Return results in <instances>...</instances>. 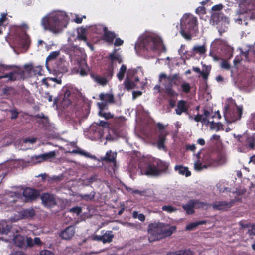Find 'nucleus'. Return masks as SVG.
I'll return each mask as SVG.
<instances>
[{"label":"nucleus","instance_id":"27","mask_svg":"<svg viewBox=\"0 0 255 255\" xmlns=\"http://www.w3.org/2000/svg\"><path fill=\"white\" fill-rule=\"evenodd\" d=\"M246 146L250 149H254L255 148V133L247 138Z\"/></svg>","mask_w":255,"mask_h":255},{"label":"nucleus","instance_id":"15","mask_svg":"<svg viewBox=\"0 0 255 255\" xmlns=\"http://www.w3.org/2000/svg\"><path fill=\"white\" fill-rule=\"evenodd\" d=\"M75 233V228L74 226H69L60 234V236L63 239L69 240Z\"/></svg>","mask_w":255,"mask_h":255},{"label":"nucleus","instance_id":"61","mask_svg":"<svg viewBox=\"0 0 255 255\" xmlns=\"http://www.w3.org/2000/svg\"><path fill=\"white\" fill-rule=\"evenodd\" d=\"M25 243H26L25 246L26 247H32L34 246L33 241L31 237H27Z\"/></svg>","mask_w":255,"mask_h":255},{"label":"nucleus","instance_id":"32","mask_svg":"<svg viewBox=\"0 0 255 255\" xmlns=\"http://www.w3.org/2000/svg\"><path fill=\"white\" fill-rule=\"evenodd\" d=\"M166 255H192V252L187 250H180L168 253Z\"/></svg>","mask_w":255,"mask_h":255},{"label":"nucleus","instance_id":"14","mask_svg":"<svg viewBox=\"0 0 255 255\" xmlns=\"http://www.w3.org/2000/svg\"><path fill=\"white\" fill-rule=\"evenodd\" d=\"M203 69L202 71H201L199 67H193L192 68L193 71L194 72L199 73L203 79L205 81H207L208 79V76L210 74L211 70V66H206V65H203Z\"/></svg>","mask_w":255,"mask_h":255},{"label":"nucleus","instance_id":"4","mask_svg":"<svg viewBox=\"0 0 255 255\" xmlns=\"http://www.w3.org/2000/svg\"><path fill=\"white\" fill-rule=\"evenodd\" d=\"M162 45L161 39L152 36H147L143 38L140 46L143 50L155 51Z\"/></svg>","mask_w":255,"mask_h":255},{"label":"nucleus","instance_id":"3","mask_svg":"<svg viewBox=\"0 0 255 255\" xmlns=\"http://www.w3.org/2000/svg\"><path fill=\"white\" fill-rule=\"evenodd\" d=\"M164 79L166 83L164 84L165 93L170 97H174L177 95L176 92L173 89V85L179 86L181 84V80L177 74L171 76H167L165 73H161L159 75V81Z\"/></svg>","mask_w":255,"mask_h":255},{"label":"nucleus","instance_id":"10","mask_svg":"<svg viewBox=\"0 0 255 255\" xmlns=\"http://www.w3.org/2000/svg\"><path fill=\"white\" fill-rule=\"evenodd\" d=\"M141 172L147 176H158L160 175V170L157 168L156 163L149 162L145 169H141Z\"/></svg>","mask_w":255,"mask_h":255},{"label":"nucleus","instance_id":"50","mask_svg":"<svg viewBox=\"0 0 255 255\" xmlns=\"http://www.w3.org/2000/svg\"><path fill=\"white\" fill-rule=\"evenodd\" d=\"M42 68L41 66H34L33 69V73L34 75H42Z\"/></svg>","mask_w":255,"mask_h":255},{"label":"nucleus","instance_id":"38","mask_svg":"<svg viewBox=\"0 0 255 255\" xmlns=\"http://www.w3.org/2000/svg\"><path fill=\"white\" fill-rule=\"evenodd\" d=\"M74 48L77 49V45H74L73 44H70L68 45H66L64 47V51L67 54L69 55L70 57L73 56V49Z\"/></svg>","mask_w":255,"mask_h":255},{"label":"nucleus","instance_id":"34","mask_svg":"<svg viewBox=\"0 0 255 255\" xmlns=\"http://www.w3.org/2000/svg\"><path fill=\"white\" fill-rule=\"evenodd\" d=\"M223 18V14L220 12L215 13L212 15V20L217 24H218L221 22L222 23Z\"/></svg>","mask_w":255,"mask_h":255},{"label":"nucleus","instance_id":"41","mask_svg":"<svg viewBox=\"0 0 255 255\" xmlns=\"http://www.w3.org/2000/svg\"><path fill=\"white\" fill-rule=\"evenodd\" d=\"M157 168L160 170V175L162 172H165L167 170L168 166L165 163L162 162L161 160H158L156 162Z\"/></svg>","mask_w":255,"mask_h":255},{"label":"nucleus","instance_id":"46","mask_svg":"<svg viewBox=\"0 0 255 255\" xmlns=\"http://www.w3.org/2000/svg\"><path fill=\"white\" fill-rule=\"evenodd\" d=\"M132 217L134 219L138 218L139 220L141 222H144L145 220V216L142 213H138V211H134L132 213Z\"/></svg>","mask_w":255,"mask_h":255},{"label":"nucleus","instance_id":"56","mask_svg":"<svg viewBox=\"0 0 255 255\" xmlns=\"http://www.w3.org/2000/svg\"><path fill=\"white\" fill-rule=\"evenodd\" d=\"M69 212L75 213L77 215H79L82 212V208L79 206H75L70 208Z\"/></svg>","mask_w":255,"mask_h":255},{"label":"nucleus","instance_id":"43","mask_svg":"<svg viewBox=\"0 0 255 255\" xmlns=\"http://www.w3.org/2000/svg\"><path fill=\"white\" fill-rule=\"evenodd\" d=\"M10 230V227L6 223H0V233L7 234Z\"/></svg>","mask_w":255,"mask_h":255},{"label":"nucleus","instance_id":"52","mask_svg":"<svg viewBox=\"0 0 255 255\" xmlns=\"http://www.w3.org/2000/svg\"><path fill=\"white\" fill-rule=\"evenodd\" d=\"M106 77L111 79L113 75V66L110 65L106 71Z\"/></svg>","mask_w":255,"mask_h":255},{"label":"nucleus","instance_id":"12","mask_svg":"<svg viewBox=\"0 0 255 255\" xmlns=\"http://www.w3.org/2000/svg\"><path fill=\"white\" fill-rule=\"evenodd\" d=\"M22 195L25 197V201L29 202L35 200L39 196V193L36 189L26 187L24 189Z\"/></svg>","mask_w":255,"mask_h":255},{"label":"nucleus","instance_id":"36","mask_svg":"<svg viewBox=\"0 0 255 255\" xmlns=\"http://www.w3.org/2000/svg\"><path fill=\"white\" fill-rule=\"evenodd\" d=\"M192 200L194 203V207L196 208H204L205 206L209 205L207 203L201 202L198 199H192Z\"/></svg>","mask_w":255,"mask_h":255},{"label":"nucleus","instance_id":"16","mask_svg":"<svg viewBox=\"0 0 255 255\" xmlns=\"http://www.w3.org/2000/svg\"><path fill=\"white\" fill-rule=\"evenodd\" d=\"M103 40L110 44H112L116 37V33L113 31H109L106 27L103 28Z\"/></svg>","mask_w":255,"mask_h":255},{"label":"nucleus","instance_id":"11","mask_svg":"<svg viewBox=\"0 0 255 255\" xmlns=\"http://www.w3.org/2000/svg\"><path fill=\"white\" fill-rule=\"evenodd\" d=\"M203 161L207 165H202L200 162H196L194 164L195 169L197 171H201L203 168H207L208 166H214L216 163L215 160L213 159L209 154L205 155L203 158Z\"/></svg>","mask_w":255,"mask_h":255},{"label":"nucleus","instance_id":"64","mask_svg":"<svg viewBox=\"0 0 255 255\" xmlns=\"http://www.w3.org/2000/svg\"><path fill=\"white\" fill-rule=\"evenodd\" d=\"M221 67L226 70H229L230 68V64L228 61L225 60H223L221 63Z\"/></svg>","mask_w":255,"mask_h":255},{"label":"nucleus","instance_id":"21","mask_svg":"<svg viewBox=\"0 0 255 255\" xmlns=\"http://www.w3.org/2000/svg\"><path fill=\"white\" fill-rule=\"evenodd\" d=\"M20 211L23 219L32 218L35 215V210L32 208L24 209Z\"/></svg>","mask_w":255,"mask_h":255},{"label":"nucleus","instance_id":"45","mask_svg":"<svg viewBox=\"0 0 255 255\" xmlns=\"http://www.w3.org/2000/svg\"><path fill=\"white\" fill-rule=\"evenodd\" d=\"M191 87L190 84L187 82L181 84V90L184 93L187 94L190 92Z\"/></svg>","mask_w":255,"mask_h":255},{"label":"nucleus","instance_id":"55","mask_svg":"<svg viewBox=\"0 0 255 255\" xmlns=\"http://www.w3.org/2000/svg\"><path fill=\"white\" fill-rule=\"evenodd\" d=\"M9 112L11 114L10 117L11 119L14 120L18 118L19 112L17 111V110L16 108L10 109Z\"/></svg>","mask_w":255,"mask_h":255},{"label":"nucleus","instance_id":"48","mask_svg":"<svg viewBox=\"0 0 255 255\" xmlns=\"http://www.w3.org/2000/svg\"><path fill=\"white\" fill-rule=\"evenodd\" d=\"M17 72H10L8 74H6L4 75L0 76V79H2L3 78H8L9 80L11 81H15L16 80V77L15 76V73H17Z\"/></svg>","mask_w":255,"mask_h":255},{"label":"nucleus","instance_id":"58","mask_svg":"<svg viewBox=\"0 0 255 255\" xmlns=\"http://www.w3.org/2000/svg\"><path fill=\"white\" fill-rule=\"evenodd\" d=\"M13 67L12 66L4 64H0V72L3 73L4 71L9 70Z\"/></svg>","mask_w":255,"mask_h":255},{"label":"nucleus","instance_id":"44","mask_svg":"<svg viewBox=\"0 0 255 255\" xmlns=\"http://www.w3.org/2000/svg\"><path fill=\"white\" fill-rule=\"evenodd\" d=\"M59 55V52L58 51H53L50 53V54L47 56L46 60V65L47 67H48V62L50 60H53L56 59L58 55ZM48 69V68H47Z\"/></svg>","mask_w":255,"mask_h":255},{"label":"nucleus","instance_id":"51","mask_svg":"<svg viewBox=\"0 0 255 255\" xmlns=\"http://www.w3.org/2000/svg\"><path fill=\"white\" fill-rule=\"evenodd\" d=\"M162 209L163 211H166L170 213L175 212L177 210L176 208L170 205L163 206Z\"/></svg>","mask_w":255,"mask_h":255},{"label":"nucleus","instance_id":"25","mask_svg":"<svg viewBox=\"0 0 255 255\" xmlns=\"http://www.w3.org/2000/svg\"><path fill=\"white\" fill-rule=\"evenodd\" d=\"M99 97L100 99L104 101V102H108L110 103L114 102V97L113 94L101 93L100 94Z\"/></svg>","mask_w":255,"mask_h":255},{"label":"nucleus","instance_id":"9","mask_svg":"<svg viewBox=\"0 0 255 255\" xmlns=\"http://www.w3.org/2000/svg\"><path fill=\"white\" fill-rule=\"evenodd\" d=\"M42 204L47 208L54 207L57 205L56 196L51 193H43L40 196Z\"/></svg>","mask_w":255,"mask_h":255},{"label":"nucleus","instance_id":"39","mask_svg":"<svg viewBox=\"0 0 255 255\" xmlns=\"http://www.w3.org/2000/svg\"><path fill=\"white\" fill-rule=\"evenodd\" d=\"M196 32H190L187 30L181 29L180 30L181 35L186 40H190L192 39V34L195 33Z\"/></svg>","mask_w":255,"mask_h":255},{"label":"nucleus","instance_id":"31","mask_svg":"<svg viewBox=\"0 0 255 255\" xmlns=\"http://www.w3.org/2000/svg\"><path fill=\"white\" fill-rule=\"evenodd\" d=\"M103 243H110L112 241L114 238V235L112 234V231H107L103 235Z\"/></svg>","mask_w":255,"mask_h":255},{"label":"nucleus","instance_id":"30","mask_svg":"<svg viewBox=\"0 0 255 255\" xmlns=\"http://www.w3.org/2000/svg\"><path fill=\"white\" fill-rule=\"evenodd\" d=\"M207 51L206 48L204 45L195 46L192 48V51L194 54H199L200 55L204 54Z\"/></svg>","mask_w":255,"mask_h":255},{"label":"nucleus","instance_id":"26","mask_svg":"<svg viewBox=\"0 0 255 255\" xmlns=\"http://www.w3.org/2000/svg\"><path fill=\"white\" fill-rule=\"evenodd\" d=\"M207 223L206 220L198 221L195 222L189 223L186 226V230L192 231L196 228L197 226L200 225L206 224Z\"/></svg>","mask_w":255,"mask_h":255},{"label":"nucleus","instance_id":"8","mask_svg":"<svg viewBox=\"0 0 255 255\" xmlns=\"http://www.w3.org/2000/svg\"><path fill=\"white\" fill-rule=\"evenodd\" d=\"M21 197V194L18 192L11 193L4 197L3 199V204H5L6 206L11 207L12 209L15 210L16 208V203Z\"/></svg>","mask_w":255,"mask_h":255},{"label":"nucleus","instance_id":"60","mask_svg":"<svg viewBox=\"0 0 255 255\" xmlns=\"http://www.w3.org/2000/svg\"><path fill=\"white\" fill-rule=\"evenodd\" d=\"M73 153H78V154H79L81 155H83V156H84L85 157H90V154L88 152H86L84 151H83V150H74L73 151H72Z\"/></svg>","mask_w":255,"mask_h":255},{"label":"nucleus","instance_id":"63","mask_svg":"<svg viewBox=\"0 0 255 255\" xmlns=\"http://www.w3.org/2000/svg\"><path fill=\"white\" fill-rule=\"evenodd\" d=\"M30 43V40L29 37H25L23 39V46L24 48L28 47Z\"/></svg>","mask_w":255,"mask_h":255},{"label":"nucleus","instance_id":"37","mask_svg":"<svg viewBox=\"0 0 255 255\" xmlns=\"http://www.w3.org/2000/svg\"><path fill=\"white\" fill-rule=\"evenodd\" d=\"M126 71V66L124 64H123L120 67L119 71L117 75V78L119 79V80L122 81L123 79Z\"/></svg>","mask_w":255,"mask_h":255},{"label":"nucleus","instance_id":"13","mask_svg":"<svg viewBox=\"0 0 255 255\" xmlns=\"http://www.w3.org/2000/svg\"><path fill=\"white\" fill-rule=\"evenodd\" d=\"M235 203V201L234 200H232L230 202L221 201L213 203L212 206L215 210H227L232 207Z\"/></svg>","mask_w":255,"mask_h":255},{"label":"nucleus","instance_id":"29","mask_svg":"<svg viewBox=\"0 0 255 255\" xmlns=\"http://www.w3.org/2000/svg\"><path fill=\"white\" fill-rule=\"evenodd\" d=\"M124 84L125 85V88L127 91H129L133 89L136 86V84L128 77H127L125 80Z\"/></svg>","mask_w":255,"mask_h":255},{"label":"nucleus","instance_id":"2","mask_svg":"<svg viewBox=\"0 0 255 255\" xmlns=\"http://www.w3.org/2000/svg\"><path fill=\"white\" fill-rule=\"evenodd\" d=\"M224 117L228 124H231L241 119L243 112L242 105H237L235 100H228L225 107Z\"/></svg>","mask_w":255,"mask_h":255},{"label":"nucleus","instance_id":"6","mask_svg":"<svg viewBox=\"0 0 255 255\" xmlns=\"http://www.w3.org/2000/svg\"><path fill=\"white\" fill-rule=\"evenodd\" d=\"M163 223H152L148 225V232L150 234L149 240L150 242L162 239Z\"/></svg>","mask_w":255,"mask_h":255},{"label":"nucleus","instance_id":"47","mask_svg":"<svg viewBox=\"0 0 255 255\" xmlns=\"http://www.w3.org/2000/svg\"><path fill=\"white\" fill-rule=\"evenodd\" d=\"M189 118L190 119H194V121L199 122H201L202 123H205V118H203V115H200V114H197L195 117L193 118L192 116L189 115Z\"/></svg>","mask_w":255,"mask_h":255},{"label":"nucleus","instance_id":"22","mask_svg":"<svg viewBox=\"0 0 255 255\" xmlns=\"http://www.w3.org/2000/svg\"><path fill=\"white\" fill-rule=\"evenodd\" d=\"M176 171L182 175H185L186 177H189L191 175V172L188 170L187 167H184L182 165H176L174 167Z\"/></svg>","mask_w":255,"mask_h":255},{"label":"nucleus","instance_id":"19","mask_svg":"<svg viewBox=\"0 0 255 255\" xmlns=\"http://www.w3.org/2000/svg\"><path fill=\"white\" fill-rule=\"evenodd\" d=\"M176 227L175 226H169L168 224L163 223L162 239L170 237L173 232L176 231Z\"/></svg>","mask_w":255,"mask_h":255},{"label":"nucleus","instance_id":"42","mask_svg":"<svg viewBox=\"0 0 255 255\" xmlns=\"http://www.w3.org/2000/svg\"><path fill=\"white\" fill-rule=\"evenodd\" d=\"M223 125L220 122L215 123L213 121L210 123V128L212 129H215L216 131H218L220 130H223Z\"/></svg>","mask_w":255,"mask_h":255},{"label":"nucleus","instance_id":"54","mask_svg":"<svg viewBox=\"0 0 255 255\" xmlns=\"http://www.w3.org/2000/svg\"><path fill=\"white\" fill-rule=\"evenodd\" d=\"M99 115L105 118L106 119H110L113 118V116L110 112H104L101 111H99Z\"/></svg>","mask_w":255,"mask_h":255},{"label":"nucleus","instance_id":"59","mask_svg":"<svg viewBox=\"0 0 255 255\" xmlns=\"http://www.w3.org/2000/svg\"><path fill=\"white\" fill-rule=\"evenodd\" d=\"M39 157H40V155L32 156L31 158V161L35 164L42 162L43 161Z\"/></svg>","mask_w":255,"mask_h":255},{"label":"nucleus","instance_id":"35","mask_svg":"<svg viewBox=\"0 0 255 255\" xmlns=\"http://www.w3.org/2000/svg\"><path fill=\"white\" fill-rule=\"evenodd\" d=\"M95 192L94 191L91 192L89 194H80L79 195V197H80L82 199L85 200L86 201H92L95 197Z\"/></svg>","mask_w":255,"mask_h":255},{"label":"nucleus","instance_id":"7","mask_svg":"<svg viewBox=\"0 0 255 255\" xmlns=\"http://www.w3.org/2000/svg\"><path fill=\"white\" fill-rule=\"evenodd\" d=\"M239 4L237 13L241 15L248 14L255 8V5L250 0H235Z\"/></svg>","mask_w":255,"mask_h":255},{"label":"nucleus","instance_id":"49","mask_svg":"<svg viewBox=\"0 0 255 255\" xmlns=\"http://www.w3.org/2000/svg\"><path fill=\"white\" fill-rule=\"evenodd\" d=\"M95 81L101 85H105L108 83V80L106 77H102L100 76H96L95 78Z\"/></svg>","mask_w":255,"mask_h":255},{"label":"nucleus","instance_id":"17","mask_svg":"<svg viewBox=\"0 0 255 255\" xmlns=\"http://www.w3.org/2000/svg\"><path fill=\"white\" fill-rule=\"evenodd\" d=\"M187 102L183 100L178 101L177 108L175 110L176 114L181 115L183 113H188V107L186 106Z\"/></svg>","mask_w":255,"mask_h":255},{"label":"nucleus","instance_id":"57","mask_svg":"<svg viewBox=\"0 0 255 255\" xmlns=\"http://www.w3.org/2000/svg\"><path fill=\"white\" fill-rule=\"evenodd\" d=\"M46 159L47 160L52 159L56 156V152L55 151H50L47 153H44Z\"/></svg>","mask_w":255,"mask_h":255},{"label":"nucleus","instance_id":"33","mask_svg":"<svg viewBox=\"0 0 255 255\" xmlns=\"http://www.w3.org/2000/svg\"><path fill=\"white\" fill-rule=\"evenodd\" d=\"M242 55L245 57L246 60L250 61L252 57H255V50L250 48L248 50L243 52Z\"/></svg>","mask_w":255,"mask_h":255},{"label":"nucleus","instance_id":"1","mask_svg":"<svg viewBox=\"0 0 255 255\" xmlns=\"http://www.w3.org/2000/svg\"><path fill=\"white\" fill-rule=\"evenodd\" d=\"M69 20V18L65 12L57 11L43 17L41 25L44 30L58 34L62 32L64 28L66 27Z\"/></svg>","mask_w":255,"mask_h":255},{"label":"nucleus","instance_id":"53","mask_svg":"<svg viewBox=\"0 0 255 255\" xmlns=\"http://www.w3.org/2000/svg\"><path fill=\"white\" fill-rule=\"evenodd\" d=\"M22 219H23V218L21 216V211L17 212L11 217V220L12 222H16Z\"/></svg>","mask_w":255,"mask_h":255},{"label":"nucleus","instance_id":"5","mask_svg":"<svg viewBox=\"0 0 255 255\" xmlns=\"http://www.w3.org/2000/svg\"><path fill=\"white\" fill-rule=\"evenodd\" d=\"M181 29L190 32H196L198 30V21L196 17L190 14H185L180 20Z\"/></svg>","mask_w":255,"mask_h":255},{"label":"nucleus","instance_id":"20","mask_svg":"<svg viewBox=\"0 0 255 255\" xmlns=\"http://www.w3.org/2000/svg\"><path fill=\"white\" fill-rule=\"evenodd\" d=\"M14 245L19 248H23L25 246V239L24 236L21 235H16L13 237Z\"/></svg>","mask_w":255,"mask_h":255},{"label":"nucleus","instance_id":"23","mask_svg":"<svg viewBox=\"0 0 255 255\" xmlns=\"http://www.w3.org/2000/svg\"><path fill=\"white\" fill-rule=\"evenodd\" d=\"M79 63V72L80 74L82 76H86L87 75V70L88 69L87 64L85 60H81L78 61Z\"/></svg>","mask_w":255,"mask_h":255},{"label":"nucleus","instance_id":"40","mask_svg":"<svg viewBox=\"0 0 255 255\" xmlns=\"http://www.w3.org/2000/svg\"><path fill=\"white\" fill-rule=\"evenodd\" d=\"M117 50L115 49L113 52L110 53L108 56V59L111 61V65L113 66L114 62L118 60L120 55L116 54Z\"/></svg>","mask_w":255,"mask_h":255},{"label":"nucleus","instance_id":"28","mask_svg":"<svg viewBox=\"0 0 255 255\" xmlns=\"http://www.w3.org/2000/svg\"><path fill=\"white\" fill-rule=\"evenodd\" d=\"M166 139V135L161 134L158 137V140L157 142V146L159 149H164L165 148V142Z\"/></svg>","mask_w":255,"mask_h":255},{"label":"nucleus","instance_id":"24","mask_svg":"<svg viewBox=\"0 0 255 255\" xmlns=\"http://www.w3.org/2000/svg\"><path fill=\"white\" fill-rule=\"evenodd\" d=\"M182 207L188 215H192L195 213L194 203L192 200H190L186 204H183Z\"/></svg>","mask_w":255,"mask_h":255},{"label":"nucleus","instance_id":"18","mask_svg":"<svg viewBox=\"0 0 255 255\" xmlns=\"http://www.w3.org/2000/svg\"><path fill=\"white\" fill-rule=\"evenodd\" d=\"M117 154L116 152H113L111 150H108L105 156L102 157L101 160L108 163H112L114 164L116 163V157Z\"/></svg>","mask_w":255,"mask_h":255},{"label":"nucleus","instance_id":"62","mask_svg":"<svg viewBox=\"0 0 255 255\" xmlns=\"http://www.w3.org/2000/svg\"><path fill=\"white\" fill-rule=\"evenodd\" d=\"M98 107L100 109V111H103L104 110L108 109V105L106 102L98 103Z\"/></svg>","mask_w":255,"mask_h":255}]
</instances>
